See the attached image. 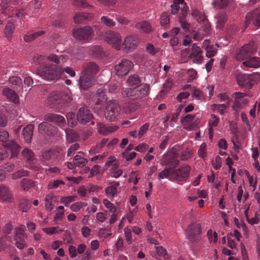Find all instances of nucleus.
<instances>
[{"label": "nucleus", "instance_id": "10", "mask_svg": "<svg viewBox=\"0 0 260 260\" xmlns=\"http://www.w3.org/2000/svg\"><path fill=\"white\" fill-rule=\"evenodd\" d=\"M191 15L197 21L202 24L201 27L206 33H208L211 30V25L208 20L202 12L197 9L192 10Z\"/></svg>", "mask_w": 260, "mask_h": 260}, {"label": "nucleus", "instance_id": "1", "mask_svg": "<svg viewBox=\"0 0 260 260\" xmlns=\"http://www.w3.org/2000/svg\"><path fill=\"white\" fill-rule=\"evenodd\" d=\"M37 74L46 80H57L60 77L61 69L54 64L46 65L38 68Z\"/></svg>", "mask_w": 260, "mask_h": 260}, {"label": "nucleus", "instance_id": "22", "mask_svg": "<svg viewBox=\"0 0 260 260\" xmlns=\"http://www.w3.org/2000/svg\"><path fill=\"white\" fill-rule=\"evenodd\" d=\"M252 46L250 44H246L241 48L237 54V58L242 60L246 59L252 54Z\"/></svg>", "mask_w": 260, "mask_h": 260}, {"label": "nucleus", "instance_id": "23", "mask_svg": "<svg viewBox=\"0 0 260 260\" xmlns=\"http://www.w3.org/2000/svg\"><path fill=\"white\" fill-rule=\"evenodd\" d=\"M2 93L5 96L13 103H17L19 102L18 96L14 90L9 88H5L3 89Z\"/></svg>", "mask_w": 260, "mask_h": 260}, {"label": "nucleus", "instance_id": "17", "mask_svg": "<svg viewBox=\"0 0 260 260\" xmlns=\"http://www.w3.org/2000/svg\"><path fill=\"white\" fill-rule=\"evenodd\" d=\"M99 70L100 67L95 62L90 61L83 65L82 73L95 76L99 71Z\"/></svg>", "mask_w": 260, "mask_h": 260}, {"label": "nucleus", "instance_id": "15", "mask_svg": "<svg viewBox=\"0 0 260 260\" xmlns=\"http://www.w3.org/2000/svg\"><path fill=\"white\" fill-rule=\"evenodd\" d=\"M76 117L78 121L82 124H86L93 118L90 111L85 107L79 109Z\"/></svg>", "mask_w": 260, "mask_h": 260}, {"label": "nucleus", "instance_id": "53", "mask_svg": "<svg viewBox=\"0 0 260 260\" xmlns=\"http://www.w3.org/2000/svg\"><path fill=\"white\" fill-rule=\"evenodd\" d=\"M13 229V225L11 223H8L4 226L3 231L6 234L5 237L6 238H8L9 237L7 236L10 234Z\"/></svg>", "mask_w": 260, "mask_h": 260}, {"label": "nucleus", "instance_id": "59", "mask_svg": "<svg viewBox=\"0 0 260 260\" xmlns=\"http://www.w3.org/2000/svg\"><path fill=\"white\" fill-rule=\"evenodd\" d=\"M215 164L213 160H212V164L213 168L215 170L219 169L221 168V157L217 155L215 157Z\"/></svg>", "mask_w": 260, "mask_h": 260}, {"label": "nucleus", "instance_id": "37", "mask_svg": "<svg viewBox=\"0 0 260 260\" xmlns=\"http://www.w3.org/2000/svg\"><path fill=\"white\" fill-rule=\"evenodd\" d=\"M72 5L80 8L92 7V6L87 3L85 0H74L72 2Z\"/></svg>", "mask_w": 260, "mask_h": 260}, {"label": "nucleus", "instance_id": "28", "mask_svg": "<svg viewBox=\"0 0 260 260\" xmlns=\"http://www.w3.org/2000/svg\"><path fill=\"white\" fill-rule=\"evenodd\" d=\"M90 54L96 58L101 59L103 57L104 55L103 50L101 46H95L91 48Z\"/></svg>", "mask_w": 260, "mask_h": 260}, {"label": "nucleus", "instance_id": "13", "mask_svg": "<svg viewBox=\"0 0 260 260\" xmlns=\"http://www.w3.org/2000/svg\"><path fill=\"white\" fill-rule=\"evenodd\" d=\"M139 42V39L137 36H128L124 39L122 45L123 49L126 52L132 51L136 48Z\"/></svg>", "mask_w": 260, "mask_h": 260}, {"label": "nucleus", "instance_id": "58", "mask_svg": "<svg viewBox=\"0 0 260 260\" xmlns=\"http://www.w3.org/2000/svg\"><path fill=\"white\" fill-rule=\"evenodd\" d=\"M9 138V133L5 130L0 129V141L6 142Z\"/></svg>", "mask_w": 260, "mask_h": 260}, {"label": "nucleus", "instance_id": "2", "mask_svg": "<svg viewBox=\"0 0 260 260\" xmlns=\"http://www.w3.org/2000/svg\"><path fill=\"white\" fill-rule=\"evenodd\" d=\"M149 90V85L143 84L133 88H125L122 89V95L124 98H128L135 100L146 96Z\"/></svg>", "mask_w": 260, "mask_h": 260}, {"label": "nucleus", "instance_id": "19", "mask_svg": "<svg viewBox=\"0 0 260 260\" xmlns=\"http://www.w3.org/2000/svg\"><path fill=\"white\" fill-rule=\"evenodd\" d=\"M33 84V80L30 77H26L24 80V84L22 83L21 86L16 87V90L20 93L21 95H26L31 89Z\"/></svg>", "mask_w": 260, "mask_h": 260}, {"label": "nucleus", "instance_id": "64", "mask_svg": "<svg viewBox=\"0 0 260 260\" xmlns=\"http://www.w3.org/2000/svg\"><path fill=\"white\" fill-rule=\"evenodd\" d=\"M156 253L159 256H164L167 254L166 249L162 246L156 247Z\"/></svg>", "mask_w": 260, "mask_h": 260}, {"label": "nucleus", "instance_id": "50", "mask_svg": "<svg viewBox=\"0 0 260 260\" xmlns=\"http://www.w3.org/2000/svg\"><path fill=\"white\" fill-rule=\"evenodd\" d=\"M174 3L177 4L182 6L181 12L183 11V15L189 10L188 7L186 5L184 0H174Z\"/></svg>", "mask_w": 260, "mask_h": 260}, {"label": "nucleus", "instance_id": "21", "mask_svg": "<svg viewBox=\"0 0 260 260\" xmlns=\"http://www.w3.org/2000/svg\"><path fill=\"white\" fill-rule=\"evenodd\" d=\"M94 15L91 13H76L74 16V20L76 24H81L84 21H89L93 19Z\"/></svg>", "mask_w": 260, "mask_h": 260}, {"label": "nucleus", "instance_id": "57", "mask_svg": "<svg viewBox=\"0 0 260 260\" xmlns=\"http://www.w3.org/2000/svg\"><path fill=\"white\" fill-rule=\"evenodd\" d=\"M75 197H76L74 196L63 197L61 198L60 201L66 206H68L70 203L74 201Z\"/></svg>", "mask_w": 260, "mask_h": 260}, {"label": "nucleus", "instance_id": "29", "mask_svg": "<svg viewBox=\"0 0 260 260\" xmlns=\"http://www.w3.org/2000/svg\"><path fill=\"white\" fill-rule=\"evenodd\" d=\"M6 147L10 150L12 156L16 157L17 156L20 147L14 141H12L8 143Z\"/></svg>", "mask_w": 260, "mask_h": 260}, {"label": "nucleus", "instance_id": "61", "mask_svg": "<svg viewBox=\"0 0 260 260\" xmlns=\"http://www.w3.org/2000/svg\"><path fill=\"white\" fill-rule=\"evenodd\" d=\"M254 17V14L253 13H248L246 16V20L244 22V29L248 26L251 20Z\"/></svg>", "mask_w": 260, "mask_h": 260}, {"label": "nucleus", "instance_id": "7", "mask_svg": "<svg viewBox=\"0 0 260 260\" xmlns=\"http://www.w3.org/2000/svg\"><path fill=\"white\" fill-rule=\"evenodd\" d=\"M73 37L79 41H88L92 39L94 36V31L91 27L85 26L72 31Z\"/></svg>", "mask_w": 260, "mask_h": 260}, {"label": "nucleus", "instance_id": "24", "mask_svg": "<svg viewBox=\"0 0 260 260\" xmlns=\"http://www.w3.org/2000/svg\"><path fill=\"white\" fill-rule=\"evenodd\" d=\"M34 125L28 124L23 128L22 132L24 138L27 143L31 142L33 135Z\"/></svg>", "mask_w": 260, "mask_h": 260}, {"label": "nucleus", "instance_id": "18", "mask_svg": "<svg viewBox=\"0 0 260 260\" xmlns=\"http://www.w3.org/2000/svg\"><path fill=\"white\" fill-rule=\"evenodd\" d=\"M190 167L188 165L173 171V176L175 180L181 181L182 179L186 178L189 175Z\"/></svg>", "mask_w": 260, "mask_h": 260}, {"label": "nucleus", "instance_id": "12", "mask_svg": "<svg viewBox=\"0 0 260 260\" xmlns=\"http://www.w3.org/2000/svg\"><path fill=\"white\" fill-rule=\"evenodd\" d=\"M202 52L201 48L198 46L196 43H194L192 45L191 53L188 57L193 63H201L203 60Z\"/></svg>", "mask_w": 260, "mask_h": 260}, {"label": "nucleus", "instance_id": "43", "mask_svg": "<svg viewBox=\"0 0 260 260\" xmlns=\"http://www.w3.org/2000/svg\"><path fill=\"white\" fill-rule=\"evenodd\" d=\"M24 229L22 228H15V233L14 237L15 241L21 240L22 236H24Z\"/></svg>", "mask_w": 260, "mask_h": 260}, {"label": "nucleus", "instance_id": "11", "mask_svg": "<svg viewBox=\"0 0 260 260\" xmlns=\"http://www.w3.org/2000/svg\"><path fill=\"white\" fill-rule=\"evenodd\" d=\"M104 40L113 48L119 50L120 49L121 43V36L117 32H110L107 34L105 37Z\"/></svg>", "mask_w": 260, "mask_h": 260}, {"label": "nucleus", "instance_id": "38", "mask_svg": "<svg viewBox=\"0 0 260 260\" xmlns=\"http://www.w3.org/2000/svg\"><path fill=\"white\" fill-rule=\"evenodd\" d=\"M67 140L70 143L77 141L79 139V136L77 133L71 129L67 132Z\"/></svg>", "mask_w": 260, "mask_h": 260}, {"label": "nucleus", "instance_id": "6", "mask_svg": "<svg viewBox=\"0 0 260 260\" xmlns=\"http://www.w3.org/2000/svg\"><path fill=\"white\" fill-rule=\"evenodd\" d=\"M134 64L131 60L122 58L115 62L114 71L118 76H125L133 69Z\"/></svg>", "mask_w": 260, "mask_h": 260}, {"label": "nucleus", "instance_id": "39", "mask_svg": "<svg viewBox=\"0 0 260 260\" xmlns=\"http://www.w3.org/2000/svg\"><path fill=\"white\" fill-rule=\"evenodd\" d=\"M31 207V202L27 199L21 200L20 203V208L22 211L27 212Z\"/></svg>", "mask_w": 260, "mask_h": 260}, {"label": "nucleus", "instance_id": "3", "mask_svg": "<svg viewBox=\"0 0 260 260\" xmlns=\"http://www.w3.org/2000/svg\"><path fill=\"white\" fill-rule=\"evenodd\" d=\"M72 99L70 95L63 91H54L50 92L47 98V104L51 108L56 105L62 106L64 104L69 103Z\"/></svg>", "mask_w": 260, "mask_h": 260}, {"label": "nucleus", "instance_id": "8", "mask_svg": "<svg viewBox=\"0 0 260 260\" xmlns=\"http://www.w3.org/2000/svg\"><path fill=\"white\" fill-rule=\"evenodd\" d=\"M187 238L191 242H198L201 239V234L202 233L201 225L199 223L191 222L186 229Z\"/></svg>", "mask_w": 260, "mask_h": 260}, {"label": "nucleus", "instance_id": "36", "mask_svg": "<svg viewBox=\"0 0 260 260\" xmlns=\"http://www.w3.org/2000/svg\"><path fill=\"white\" fill-rule=\"evenodd\" d=\"M66 117L68 121V123L71 126L73 127L76 125L78 120L77 117L74 113L69 112L66 115Z\"/></svg>", "mask_w": 260, "mask_h": 260}, {"label": "nucleus", "instance_id": "20", "mask_svg": "<svg viewBox=\"0 0 260 260\" xmlns=\"http://www.w3.org/2000/svg\"><path fill=\"white\" fill-rule=\"evenodd\" d=\"M44 119L46 121L55 123L58 125H63L66 122L63 116L54 113H48L45 115Z\"/></svg>", "mask_w": 260, "mask_h": 260}, {"label": "nucleus", "instance_id": "41", "mask_svg": "<svg viewBox=\"0 0 260 260\" xmlns=\"http://www.w3.org/2000/svg\"><path fill=\"white\" fill-rule=\"evenodd\" d=\"M187 13L183 15V11L181 12V15L179 16V22L181 24V27L184 29H188L189 28V24L187 23L185 20V17L186 16Z\"/></svg>", "mask_w": 260, "mask_h": 260}, {"label": "nucleus", "instance_id": "40", "mask_svg": "<svg viewBox=\"0 0 260 260\" xmlns=\"http://www.w3.org/2000/svg\"><path fill=\"white\" fill-rule=\"evenodd\" d=\"M22 154L27 159V160L32 161L34 160V154L33 152L29 149H24L22 151Z\"/></svg>", "mask_w": 260, "mask_h": 260}, {"label": "nucleus", "instance_id": "45", "mask_svg": "<svg viewBox=\"0 0 260 260\" xmlns=\"http://www.w3.org/2000/svg\"><path fill=\"white\" fill-rule=\"evenodd\" d=\"M87 205V203H83V202H76L72 204L70 206L71 210L73 212H77L79 211L81 208H82L83 206H86Z\"/></svg>", "mask_w": 260, "mask_h": 260}, {"label": "nucleus", "instance_id": "48", "mask_svg": "<svg viewBox=\"0 0 260 260\" xmlns=\"http://www.w3.org/2000/svg\"><path fill=\"white\" fill-rule=\"evenodd\" d=\"M138 106L135 103H126L124 106V108L126 112L135 111L137 109Z\"/></svg>", "mask_w": 260, "mask_h": 260}, {"label": "nucleus", "instance_id": "56", "mask_svg": "<svg viewBox=\"0 0 260 260\" xmlns=\"http://www.w3.org/2000/svg\"><path fill=\"white\" fill-rule=\"evenodd\" d=\"M121 155L123 157L125 158L126 161H129L136 156L137 153L135 152L128 153V152L123 151Z\"/></svg>", "mask_w": 260, "mask_h": 260}, {"label": "nucleus", "instance_id": "52", "mask_svg": "<svg viewBox=\"0 0 260 260\" xmlns=\"http://www.w3.org/2000/svg\"><path fill=\"white\" fill-rule=\"evenodd\" d=\"M9 82L13 85H17V87L22 85L21 79L16 76H13L9 78Z\"/></svg>", "mask_w": 260, "mask_h": 260}, {"label": "nucleus", "instance_id": "9", "mask_svg": "<svg viewBox=\"0 0 260 260\" xmlns=\"http://www.w3.org/2000/svg\"><path fill=\"white\" fill-rule=\"evenodd\" d=\"M257 76L256 74H239L237 75V81L240 86L250 89L255 82Z\"/></svg>", "mask_w": 260, "mask_h": 260}, {"label": "nucleus", "instance_id": "16", "mask_svg": "<svg viewBox=\"0 0 260 260\" xmlns=\"http://www.w3.org/2000/svg\"><path fill=\"white\" fill-rule=\"evenodd\" d=\"M79 79V86L81 89L87 90L91 87L95 81V77L83 74Z\"/></svg>", "mask_w": 260, "mask_h": 260}, {"label": "nucleus", "instance_id": "42", "mask_svg": "<svg viewBox=\"0 0 260 260\" xmlns=\"http://www.w3.org/2000/svg\"><path fill=\"white\" fill-rule=\"evenodd\" d=\"M170 23L169 15L166 12L163 13L160 16V25L167 27Z\"/></svg>", "mask_w": 260, "mask_h": 260}, {"label": "nucleus", "instance_id": "25", "mask_svg": "<svg viewBox=\"0 0 260 260\" xmlns=\"http://www.w3.org/2000/svg\"><path fill=\"white\" fill-rule=\"evenodd\" d=\"M15 30V25L12 21H9L6 25L4 31L8 39L11 38L12 34Z\"/></svg>", "mask_w": 260, "mask_h": 260}, {"label": "nucleus", "instance_id": "35", "mask_svg": "<svg viewBox=\"0 0 260 260\" xmlns=\"http://www.w3.org/2000/svg\"><path fill=\"white\" fill-rule=\"evenodd\" d=\"M10 196V190L9 188L4 186H0V198L4 200H7Z\"/></svg>", "mask_w": 260, "mask_h": 260}, {"label": "nucleus", "instance_id": "33", "mask_svg": "<svg viewBox=\"0 0 260 260\" xmlns=\"http://www.w3.org/2000/svg\"><path fill=\"white\" fill-rule=\"evenodd\" d=\"M73 162L76 163L77 166L78 167H83L86 165L88 162L87 159L83 158L82 155L78 154L74 156Z\"/></svg>", "mask_w": 260, "mask_h": 260}, {"label": "nucleus", "instance_id": "47", "mask_svg": "<svg viewBox=\"0 0 260 260\" xmlns=\"http://www.w3.org/2000/svg\"><path fill=\"white\" fill-rule=\"evenodd\" d=\"M229 0H215L214 4L219 9H223L228 5Z\"/></svg>", "mask_w": 260, "mask_h": 260}, {"label": "nucleus", "instance_id": "51", "mask_svg": "<svg viewBox=\"0 0 260 260\" xmlns=\"http://www.w3.org/2000/svg\"><path fill=\"white\" fill-rule=\"evenodd\" d=\"M101 22L109 27H112L115 25V23L112 19H109L106 16H103L101 19Z\"/></svg>", "mask_w": 260, "mask_h": 260}, {"label": "nucleus", "instance_id": "49", "mask_svg": "<svg viewBox=\"0 0 260 260\" xmlns=\"http://www.w3.org/2000/svg\"><path fill=\"white\" fill-rule=\"evenodd\" d=\"M207 52L206 55L208 58L213 57L217 53V50L213 49V46H207L206 48Z\"/></svg>", "mask_w": 260, "mask_h": 260}, {"label": "nucleus", "instance_id": "46", "mask_svg": "<svg viewBox=\"0 0 260 260\" xmlns=\"http://www.w3.org/2000/svg\"><path fill=\"white\" fill-rule=\"evenodd\" d=\"M52 194H47L45 197V207L49 211H51L53 209L52 204Z\"/></svg>", "mask_w": 260, "mask_h": 260}, {"label": "nucleus", "instance_id": "63", "mask_svg": "<svg viewBox=\"0 0 260 260\" xmlns=\"http://www.w3.org/2000/svg\"><path fill=\"white\" fill-rule=\"evenodd\" d=\"M197 128H198V122L197 121H194L187 125L186 124L184 125V128L188 131L196 129Z\"/></svg>", "mask_w": 260, "mask_h": 260}, {"label": "nucleus", "instance_id": "14", "mask_svg": "<svg viewBox=\"0 0 260 260\" xmlns=\"http://www.w3.org/2000/svg\"><path fill=\"white\" fill-rule=\"evenodd\" d=\"M38 131L43 135L54 136L57 134V128L47 122H43L39 124Z\"/></svg>", "mask_w": 260, "mask_h": 260}, {"label": "nucleus", "instance_id": "54", "mask_svg": "<svg viewBox=\"0 0 260 260\" xmlns=\"http://www.w3.org/2000/svg\"><path fill=\"white\" fill-rule=\"evenodd\" d=\"M117 192V189L114 185L110 186L105 189V193L107 195H111L113 197Z\"/></svg>", "mask_w": 260, "mask_h": 260}, {"label": "nucleus", "instance_id": "26", "mask_svg": "<svg viewBox=\"0 0 260 260\" xmlns=\"http://www.w3.org/2000/svg\"><path fill=\"white\" fill-rule=\"evenodd\" d=\"M136 27L140 31L148 33L151 31V26L147 21L138 22L136 24Z\"/></svg>", "mask_w": 260, "mask_h": 260}, {"label": "nucleus", "instance_id": "62", "mask_svg": "<svg viewBox=\"0 0 260 260\" xmlns=\"http://www.w3.org/2000/svg\"><path fill=\"white\" fill-rule=\"evenodd\" d=\"M189 96V93L187 91L182 92L179 93L176 99L179 102H181L182 99H187Z\"/></svg>", "mask_w": 260, "mask_h": 260}, {"label": "nucleus", "instance_id": "60", "mask_svg": "<svg viewBox=\"0 0 260 260\" xmlns=\"http://www.w3.org/2000/svg\"><path fill=\"white\" fill-rule=\"evenodd\" d=\"M60 184H64V182L62 180H56L54 181L52 183H49L48 185V189H53L54 188H56Z\"/></svg>", "mask_w": 260, "mask_h": 260}, {"label": "nucleus", "instance_id": "4", "mask_svg": "<svg viewBox=\"0 0 260 260\" xmlns=\"http://www.w3.org/2000/svg\"><path fill=\"white\" fill-rule=\"evenodd\" d=\"M179 154L174 147L172 148L167 154H164L161 160V164L166 166L169 170L174 171L179 165L178 159Z\"/></svg>", "mask_w": 260, "mask_h": 260}, {"label": "nucleus", "instance_id": "30", "mask_svg": "<svg viewBox=\"0 0 260 260\" xmlns=\"http://www.w3.org/2000/svg\"><path fill=\"white\" fill-rule=\"evenodd\" d=\"M127 83L131 86L140 85L141 80L137 75L134 74L129 76L126 80Z\"/></svg>", "mask_w": 260, "mask_h": 260}, {"label": "nucleus", "instance_id": "27", "mask_svg": "<svg viewBox=\"0 0 260 260\" xmlns=\"http://www.w3.org/2000/svg\"><path fill=\"white\" fill-rule=\"evenodd\" d=\"M243 64L250 68H258L260 67V59L257 57H253L250 59L244 61Z\"/></svg>", "mask_w": 260, "mask_h": 260}, {"label": "nucleus", "instance_id": "31", "mask_svg": "<svg viewBox=\"0 0 260 260\" xmlns=\"http://www.w3.org/2000/svg\"><path fill=\"white\" fill-rule=\"evenodd\" d=\"M35 182L28 178H24L21 182V186L24 190H28L31 187L34 186Z\"/></svg>", "mask_w": 260, "mask_h": 260}, {"label": "nucleus", "instance_id": "34", "mask_svg": "<svg viewBox=\"0 0 260 260\" xmlns=\"http://www.w3.org/2000/svg\"><path fill=\"white\" fill-rule=\"evenodd\" d=\"M45 33L44 31H39L35 32L31 34L26 35L24 36V41L26 42H30L34 40L37 37L41 36Z\"/></svg>", "mask_w": 260, "mask_h": 260}, {"label": "nucleus", "instance_id": "32", "mask_svg": "<svg viewBox=\"0 0 260 260\" xmlns=\"http://www.w3.org/2000/svg\"><path fill=\"white\" fill-rule=\"evenodd\" d=\"M217 26L219 28H222L227 20L228 17L225 13L222 12L217 16Z\"/></svg>", "mask_w": 260, "mask_h": 260}, {"label": "nucleus", "instance_id": "44", "mask_svg": "<svg viewBox=\"0 0 260 260\" xmlns=\"http://www.w3.org/2000/svg\"><path fill=\"white\" fill-rule=\"evenodd\" d=\"M170 175H173V171L169 170L168 168L166 167L164 170L158 174V177L160 179H164L165 178L168 177Z\"/></svg>", "mask_w": 260, "mask_h": 260}, {"label": "nucleus", "instance_id": "5", "mask_svg": "<svg viewBox=\"0 0 260 260\" xmlns=\"http://www.w3.org/2000/svg\"><path fill=\"white\" fill-rule=\"evenodd\" d=\"M120 108L116 100H110L107 102L104 111L106 119L109 122L114 121L119 115Z\"/></svg>", "mask_w": 260, "mask_h": 260}, {"label": "nucleus", "instance_id": "55", "mask_svg": "<svg viewBox=\"0 0 260 260\" xmlns=\"http://www.w3.org/2000/svg\"><path fill=\"white\" fill-rule=\"evenodd\" d=\"M206 144L205 143H202L200 147V148L198 150L199 156L200 157L204 158L206 156Z\"/></svg>", "mask_w": 260, "mask_h": 260}]
</instances>
